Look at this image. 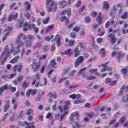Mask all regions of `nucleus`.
I'll return each mask as SVG.
<instances>
[{"instance_id": "nucleus-62", "label": "nucleus", "mask_w": 128, "mask_h": 128, "mask_svg": "<svg viewBox=\"0 0 128 128\" xmlns=\"http://www.w3.org/2000/svg\"><path fill=\"white\" fill-rule=\"evenodd\" d=\"M55 38L57 40H60V34H57Z\"/></svg>"}, {"instance_id": "nucleus-15", "label": "nucleus", "mask_w": 128, "mask_h": 128, "mask_svg": "<svg viewBox=\"0 0 128 128\" xmlns=\"http://www.w3.org/2000/svg\"><path fill=\"white\" fill-rule=\"evenodd\" d=\"M102 12H99L98 16L96 17V22L99 24H102Z\"/></svg>"}, {"instance_id": "nucleus-60", "label": "nucleus", "mask_w": 128, "mask_h": 128, "mask_svg": "<svg viewBox=\"0 0 128 128\" xmlns=\"http://www.w3.org/2000/svg\"><path fill=\"white\" fill-rule=\"evenodd\" d=\"M85 22H90V17H88V16L86 17L85 18Z\"/></svg>"}, {"instance_id": "nucleus-11", "label": "nucleus", "mask_w": 128, "mask_h": 128, "mask_svg": "<svg viewBox=\"0 0 128 128\" xmlns=\"http://www.w3.org/2000/svg\"><path fill=\"white\" fill-rule=\"evenodd\" d=\"M121 6V4H117L116 5H114V6L113 7V12H112L110 13V16H112L114 14H116V10H118L120 8Z\"/></svg>"}, {"instance_id": "nucleus-34", "label": "nucleus", "mask_w": 128, "mask_h": 128, "mask_svg": "<svg viewBox=\"0 0 128 128\" xmlns=\"http://www.w3.org/2000/svg\"><path fill=\"white\" fill-rule=\"evenodd\" d=\"M27 36V39L30 40H36V38L32 35H28Z\"/></svg>"}, {"instance_id": "nucleus-7", "label": "nucleus", "mask_w": 128, "mask_h": 128, "mask_svg": "<svg viewBox=\"0 0 128 128\" xmlns=\"http://www.w3.org/2000/svg\"><path fill=\"white\" fill-rule=\"evenodd\" d=\"M84 58L82 56H80L74 62V67L78 68L80 64H82V62H84Z\"/></svg>"}, {"instance_id": "nucleus-13", "label": "nucleus", "mask_w": 128, "mask_h": 128, "mask_svg": "<svg viewBox=\"0 0 128 128\" xmlns=\"http://www.w3.org/2000/svg\"><path fill=\"white\" fill-rule=\"evenodd\" d=\"M10 102L9 100H8L6 102L4 108V112H8V110L10 108Z\"/></svg>"}, {"instance_id": "nucleus-28", "label": "nucleus", "mask_w": 128, "mask_h": 128, "mask_svg": "<svg viewBox=\"0 0 128 128\" xmlns=\"http://www.w3.org/2000/svg\"><path fill=\"white\" fill-rule=\"evenodd\" d=\"M54 24L50 25L49 26H48L46 30V34H48V32H50V30H52V28H54Z\"/></svg>"}, {"instance_id": "nucleus-29", "label": "nucleus", "mask_w": 128, "mask_h": 128, "mask_svg": "<svg viewBox=\"0 0 128 128\" xmlns=\"http://www.w3.org/2000/svg\"><path fill=\"white\" fill-rule=\"evenodd\" d=\"M71 51V48L68 49L67 50L65 51L64 54L66 56H72V52H70Z\"/></svg>"}, {"instance_id": "nucleus-45", "label": "nucleus", "mask_w": 128, "mask_h": 128, "mask_svg": "<svg viewBox=\"0 0 128 128\" xmlns=\"http://www.w3.org/2000/svg\"><path fill=\"white\" fill-rule=\"evenodd\" d=\"M18 124L20 126H26V124H28V122H19Z\"/></svg>"}, {"instance_id": "nucleus-44", "label": "nucleus", "mask_w": 128, "mask_h": 128, "mask_svg": "<svg viewBox=\"0 0 128 128\" xmlns=\"http://www.w3.org/2000/svg\"><path fill=\"white\" fill-rule=\"evenodd\" d=\"M94 116V112L87 114V116H88V118H92Z\"/></svg>"}, {"instance_id": "nucleus-37", "label": "nucleus", "mask_w": 128, "mask_h": 128, "mask_svg": "<svg viewBox=\"0 0 128 128\" xmlns=\"http://www.w3.org/2000/svg\"><path fill=\"white\" fill-rule=\"evenodd\" d=\"M48 96H50V98H56V94H53L52 92H50Z\"/></svg>"}, {"instance_id": "nucleus-20", "label": "nucleus", "mask_w": 128, "mask_h": 128, "mask_svg": "<svg viewBox=\"0 0 128 128\" xmlns=\"http://www.w3.org/2000/svg\"><path fill=\"white\" fill-rule=\"evenodd\" d=\"M89 72H90L92 74H98V68L90 69Z\"/></svg>"}, {"instance_id": "nucleus-53", "label": "nucleus", "mask_w": 128, "mask_h": 128, "mask_svg": "<svg viewBox=\"0 0 128 128\" xmlns=\"http://www.w3.org/2000/svg\"><path fill=\"white\" fill-rule=\"evenodd\" d=\"M70 68H68L64 70V74H68V72H70Z\"/></svg>"}, {"instance_id": "nucleus-48", "label": "nucleus", "mask_w": 128, "mask_h": 128, "mask_svg": "<svg viewBox=\"0 0 128 128\" xmlns=\"http://www.w3.org/2000/svg\"><path fill=\"white\" fill-rule=\"evenodd\" d=\"M24 78V76H22V75H20L18 78V82H20V80H22V78Z\"/></svg>"}, {"instance_id": "nucleus-2", "label": "nucleus", "mask_w": 128, "mask_h": 128, "mask_svg": "<svg viewBox=\"0 0 128 128\" xmlns=\"http://www.w3.org/2000/svg\"><path fill=\"white\" fill-rule=\"evenodd\" d=\"M52 6H54L53 10L54 12H56L58 10V7L56 4H54L52 0H46V10L48 12H50L52 10Z\"/></svg>"}, {"instance_id": "nucleus-61", "label": "nucleus", "mask_w": 128, "mask_h": 128, "mask_svg": "<svg viewBox=\"0 0 128 128\" xmlns=\"http://www.w3.org/2000/svg\"><path fill=\"white\" fill-rule=\"evenodd\" d=\"M22 112H24V110H21L20 112H19V116L18 118H21L22 116H24V114H22Z\"/></svg>"}, {"instance_id": "nucleus-24", "label": "nucleus", "mask_w": 128, "mask_h": 128, "mask_svg": "<svg viewBox=\"0 0 128 128\" xmlns=\"http://www.w3.org/2000/svg\"><path fill=\"white\" fill-rule=\"evenodd\" d=\"M128 12H124L123 13L122 15L121 16L120 18L122 20H126L128 18Z\"/></svg>"}, {"instance_id": "nucleus-27", "label": "nucleus", "mask_w": 128, "mask_h": 128, "mask_svg": "<svg viewBox=\"0 0 128 128\" xmlns=\"http://www.w3.org/2000/svg\"><path fill=\"white\" fill-rule=\"evenodd\" d=\"M104 8V10H108V8H110V4L106 2H104V6H103Z\"/></svg>"}, {"instance_id": "nucleus-23", "label": "nucleus", "mask_w": 128, "mask_h": 128, "mask_svg": "<svg viewBox=\"0 0 128 128\" xmlns=\"http://www.w3.org/2000/svg\"><path fill=\"white\" fill-rule=\"evenodd\" d=\"M26 46V48H30L32 46V41H30L28 40H26L25 42Z\"/></svg>"}, {"instance_id": "nucleus-9", "label": "nucleus", "mask_w": 128, "mask_h": 128, "mask_svg": "<svg viewBox=\"0 0 128 128\" xmlns=\"http://www.w3.org/2000/svg\"><path fill=\"white\" fill-rule=\"evenodd\" d=\"M74 118H76V120H80V115L78 113L74 112L71 114L69 118V120L70 122H74Z\"/></svg>"}, {"instance_id": "nucleus-56", "label": "nucleus", "mask_w": 128, "mask_h": 128, "mask_svg": "<svg viewBox=\"0 0 128 128\" xmlns=\"http://www.w3.org/2000/svg\"><path fill=\"white\" fill-rule=\"evenodd\" d=\"M20 28H22L24 24V20H20L18 22Z\"/></svg>"}, {"instance_id": "nucleus-25", "label": "nucleus", "mask_w": 128, "mask_h": 128, "mask_svg": "<svg viewBox=\"0 0 128 128\" xmlns=\"http://www.w3.org/2000/svg\"><path fill=\"white\" fill-rule=\"evenodd\" d=\"M25 6H26V10H30V4L28 1H26L25 2Z\"/></svg>"}, {"instance_id": "nucleus-59", "label": "nucleus", "mask_w": 128, "mask_h": 128, "mask_svg": "<svg viewBox=\"0 0 128 128\" xmlns=\"http://www.w3.org/2000/svg\"><path fill=\"white\" fill-rule=\"evenodd\" d=\"M32 118H33L32 116H30L27 118V120H28V122H32Z\"/></svg>"}, {"instance_id": "nucleus-54", "label": "nucleus", "mask_w": 128, "mask_h": 128, "mask_svg": "<svg viewBox=\"0 0 128 128\" xmlns=\"http://www.w3.org/2000/svg\"><path fill=\"white\" fill-rule=\"evenodd\" d=\"M54 72V70H51L48 72V78H50V76H52V74Z\"/></svg>"}, {"instance_id": "nucleus-35", "label": "nucleus", "mask_w": 128, "mask_h": 128, "mask_svg": "<svg viewBox=\"0 0 128 128\" xmlns=\"http://www.w3.org/2000/svg\"><path fill=\"white\" fill-rule=\"evenodd\" d=\"M72 30L73 32H78L80 30V26L74 27Z\"/></svg>"}, {"instance_id": "nucleus-40", "label": "nucleus", "mask_w": 128, "mask_h": 128, "mask_svg": "<svg viewBox=\"0 0 128 128\" xmlns=\"http://www.w3.org/2000/svg\"><path fill=\"white\" fill-rule=\"evenodd\" d=\"M76 126L78 128H82V123L80 122H75Z\"/></svg>"}, {"instance_id": "nucleus-4", "label": "nucleus", "mask_w": 128, "mask_h": 128, "mask_svg": "<svg viewBox=\"0 0 128 128\" xmlns=\"http://www.w3.org/2000/svg\"><path fill=\"white\" fill-rule=\"evenodd\" d=\"M60 21L61 22H66V23H68V18H66V16H70V12L68 10L62 11L61 13Z\"/></svg>"}, {"instance_id": "nucleus-12", "label": "nucleus", "mask_w": 128, "mask_h": 128, "mask_svg": "<svg viewBox=\"0 0 128 128\" xmlns=\"http://www.w3.org/2000/svg\"><path fill=\"white\" fill-rule=\"evenodd\" d=\"M56 63L54 59H53L50 61L48 66V68H56Z\"/></svg>"}, {"instance_id": "nucleus-52", "label": "nucleus", "mask_w": 128, "mask_h": 128, "mask_svg": "<svg viewBox=\"0 0 128 128\" xmlns=\"http://www.w3.org/2000/svg\"><path fill=\"white\" fill-rule=\"evenodd\" d=\"M25 16L27 18L28 20H30L32 18V17L30 16V13L26 12V14H25Z\"/></svg>"}, {"instance_id": "nucleus-30", "label": "nucleus", "mask_w": 128, "mask_h": 128, "mask_svg": "<svg viewBox=\"0 0 128 128\" xmlns=\"http://www.w3.org/2000/svg\"><path fill=\"white\" fill-rule=\"evenodd\" d=\"M122 100L124 102H128V94H126V96H123Z\"/></svg>"}, {"instance_id": "nucleus-22", "label": "nucleus", "mask_w": 128, "mask_h": 128, "mask_svg": "<svg viewBox=\"0 0 128 128\" xmlns=\"http://www.w3.org/2000/svg\"><path fill=\"white\" fill-rule=\"evenodd\" d=\"M126 88V86H122L120 90V92H119L118 96H122L124 94V92Z\"/></svg>"}, {"instance_id": "nucleus-21", "label": "nucleus", "mask_w": 128, "mask_h": 128, "mask_svg": "<svg viewBox=\"0 0 128 128\" xmlns=\"http://www.w3.org/2000/svg\"><path fill=\"white\" fill-rule=\"evenodd\" d=\"M42 42L40 41L39 42H37L36 44L33 46V48L34 50H36V48H42Z\"/></svg>"}, {"instance_id": "nucleus-58", "label": "nucleus", "mask_w": 128, "mask_h": 128, "mask_svg": "<svg viewBox=\"0 0 128 128\" xmlns=\"http://www.w3.org/2000/svg\"><path fill=\"white\" fill-rule=\"evenodd\" d=\"M70 98H72V100H76V94H72L69 96Z\"/></svg>"}, {"instance_id": "nucleus-10", "label": "nucleus", "mask_w": 128, "mask_h": 128, "mask_svg": "<svg viewBox=\"0 0 128 128\" xmlns=\"http://www.w3.org/2000/svg\"><path fill=\"white\" fill-rule=\"evenodd\" d=\"M22 64L16 65L13 68L14 72L18 70V72H22Z\"/></svg>"}, {"instance_id": "nucleus-26", "label": "nucleus", "mask_w": 128, "mask_h": 128, "mask_svg": "<svg viewBox=\"0 0 128 128\" xmlns=\"http://www.w3.org/2000/svg\"><path fill=\"white\" fill-rule=\"evenodd\" d=\"M60 104H65L64 106V110H68V106L66 105V102L64 101H60Z\"/></svg>"}, {"instance_id": "nucleus-42", "label": "nucleus", "mask_w": 128, "mask_h": 128, "mask_svg": "<svg viewBox=\"0 0 128 128\" xmlns=\"http://www.w3.org/2000/svg\"><path fill=\"white\" fill-rule=\"evenodd\" d=\"M86 68H82L78 72L79 74H84V72L86 71Z\"/></svg>"}, {"instance_id": "nucleus-14", "label": "nucleus", "mask_w": 128, "mask_h": 128, "mask_svg": "<svg viewBox=\"0 0 128 128\" xmlns=\"http://www.w3.org/2000/svg\"><path fill=\"white\" fill-rule=\"evenodd\" d=\"M22 38L23 40H28V36L24 35V34H21L17 36V39L16 40L20 41V38Z\"/></svg>"}, {"instance_id": "nucleus-32", "label": "nucleus", "mask_w": 128, "mask_h": 128, "mask_svg": "<svg viewBox=\"0 0 128 128\" xmlns=\"http://www.w3.org/2000/svg\"><path fill=\"white\" fill-rule=\"evenodd\" d=\"M100 54H101V56L102 58H104V55L106 54V49L104 48H102L101 49V51L100 52Z\"/></svg>"}, {"instance_id": "nucleus-57", "label": "nucleus", "mask_w": 128, "mask_h": 128, "mask_svg": "<svg viewBox=\"0 0 128 128\" xmlns=\"http://www.w3.org/2000/svg\"><path fill=\"white\" fill-rule=\"evenodd\" d=\"M112 82V78H107L106 80V84H110Z\"/></svg>"}, {"instance_id": "nucleus-17", "label": "nucleus", "mask_w": 128, "mask_h": 128, "mask_svg": "<svg viewBox=\"0 0 128 128\" xmlns=\"http://www.w3.org/2000/svg\"><path fill=\"white\" fill-rule=\"evenodd\" d=\"M82 50H78V48H76L74 50V58H77V56H78L80 54Z\"/></svg>"}, {"instance_id": "nucleus-31", "label": "nucleus", "mask_w": 128, "mask_h": 128, "mask_svg": "<svg viewBox=\"0 0 128 128\" xmlns=\"http://www.w3.org/2000/svg\"><path fill=\"white\" fill-rule=\"evenodd\" d=\"M26 114L27 116H32V114L34 115V110L32 109H30L27 111Z\"/></svg>"}, {"instance_id": "nucleus-5", "label": "nucleus", "mask_w": 128, "mask_h": 128, "mask_svg": "<svg viewBox=\"0 0 128 128\" xmlns=\"http://www.w3.org/2000/svg\"><path fill=\"white\" fill-rule=\"evenodd\" d=\"M108 38H110V42L112 44H114L118 40V38L116 37V34L113 33H111L108 36Z\"/></svg>"}, {"instance_id": "nucleus-16", "label": "nucleus", "mask_w": 128, "mask_h": 128, "mask_svg": "<svg viewBox=\"0 0 128 128\" xmlns=\"http://www.w3.org/2000/svg\"><path fill=\"white\" fill-rule=\"evenodd\" d=\"M18 18V13H16L14 15H10L8 18V22H12Z\"/></svg>"}, {"instance_id": "nucleus-55", "label": "nucleus", "mask_w": 128, "mask_h": 128, "mask_svg": "<svg viewBox=\"0 0 128 128\" xmlns=\"http://www.w3.org/2000/svg\"><path fill=\"white\" fill-rule=\"evenodd\" d=\"M36 92H37V91H36V90H33L32 89L31 94L32 96H34V95L36 94Z\"/></svg>"}, {"instance_id": "nucleus-46", "label": "nucleus", "mask_w": 128, "mask_h": 128, "mask_svg": "<svg viewBox=\"0 0 128 128\" xmlns=\"http://www.w3.org/2000/svg\"><path fill=\"white\" fill-rule=\"evenodd\" d=\"M22 88H28V84H26V82H23Z\"/></svg>"}, {"instance_id": "nucleus-38", "label": "nucleus", "mask_w": 128, "mask_h": 128, "mask_svg": "<svg viewBox=\"0 0 128 128\" xmlns=\"http://www.w3.org/2000/svg\"><path fill=\"white\" fill-rule=\"evenodd\" d=\"M48 22H50V17H48L46 20H42V23L44 24H48Z\"/></svg>"}, {"instance_id": "nucleus-36", "label": "nucleus", "mask_w": 128, "mask_h": 128, "mask_svg": "<svg viewBox=\"0 0 128 128\" xmlns=\"http://www.w3.org/2000/svg\"><path fill=\"white\" fill-rule=\"evenodd\" d=\"M82 102H84V100H76L74 101L75 104H82Z\"/></svg>"}, {"instance_id": "nucleus-18", "label": "nucleus", "mask_w": 128, "mask_h": 128, "mask_svg": "<svg viewBox=\"0 0 128 128\" xmlns=\"http://www.w3.org/2000/svg\"><path fill=\"white\" fill-rule=\"evenodd\" d=\"M34 122H27L26 124V128H34Z\"/></svg>"}, {"instance_id": "nucleus-6", "label": "nucleus", "mask_w": 128, "mask_h": 128, "mask_svg": "<svg viewBox=\"0 0 128 128\" xmlns=\"http://www.w3.org/2000/svg\"><path fill=\"white\" fill-rule=\"evenodd\" d=\"M32 68L34 70V72H38V70L40 68V62H37L36 60H34L32 64Z\"/></svg>"}, {"instance_id": "nucleus-51", "label": "nucleus", "mask_w": 128, "mask_h": 128, "mask_svg": "<svg viewBox=\"0 0 128 128\" xmlns=\"http://www.w3.org/2000/svg\"><path fill=\"white\" fill-rule=\"evenodd\" d=\"M30 94H32V89H29L26 92V96H30Z\"/></svg>"}, {"instance_id": "nucleus-50", "label": "nucleus", "mask_w": 128, "mask_h": 128, "mask_svg": "<svg viewBox=\"0 0 128 128\" xmlns=\"http://www.w3.org/2000/svg\"><path fill=\"white\" fill-rule=\"evenodd\" d=\"M125 121H126L125 117H122L119 120L120 122H124Z\"/></svg>"}, {"instance_id": "nucleus-3", "label": "nucleus", "mask_w": 128, "mask_h": 128, "mask_svg": "<svg viewBox=\"0 0 128 128\" xmlns=\"http://www.w3.org/2000/svg\"><path fill=\"white\" fill-rule=\"evenodd\" d=\"M15 44L16 46V50H14L13 52L14 56H16V54H20V48H22V46H24V42L22 41L16 40L15 42Z\"/></svg>"}, {"instance_id": "nucleus-43", "label": "nucleus", "mask_w": 128, "mask_h": 128, "mask_svg": "<svg viewBox=\"0 0 128 128\" xmlns=\"http://www.w3.org/2000/svg\"><path fill=\"white\" fill-rule=\"evenodd\" d=\"M54 105L52 106V108L53 110H56V105L58 104V103H56V102L54 101Z\"/></svg>"}, {"instance_id": "nucleus-41", "label": "nucleus", "mask_w": 128, "mask_h": 128, "mask_svg": "<svg viewBox=\"0 0 128 128\" xmlns=\"http://www.w3.org/2000/svg\"><path fill=\"white\" fill-rule=\"evenodd\" d=\"M70 36L71 38H76V32H72L70 34Z\"/></svg>"}, {"instance_id": "nucleus-49", "label": "nucleus", "mask_w": 128, "mask_h": 128, "mask_svg": "<svg viewBox=\"0 0 128 128\" xmlns=\"http://www.w3.org/2000/svg\"><path fill=\"white\" fill-rule=\"evenodd\" d=\"M91 16H94V18H96V16H98V12H96V11H94L92 13H91Z\"/></svg>"}, {"instance_id": "nucleus-33", "label": "nucleus", "mask_w": 128, "mask_h": 128, "mask_svg": "<svg viewBox=\"0 0 128 128\" xmlns=\"http://www.w3.org/2000/svg\"><path fill=\"white\" fill-rule=\"evenodd\" d=\"M18 58H20V56L15 57L14 59L10 61V64H14V62H16Z\"/></svg>"}, {"instance_id": "nucleus-19", "label": "nucleus", "mask_w": 128, "mask_h": 128, "mask_svg": "<svg viewBox=\"0 0 128 128\" xmlns=\"http://www.w3.org/2000/svg\"><path fill=\"white\" fill-rule=\"evenodd\" d=\"M80 48V50L82 52V50H86V46L84 45V44L82 42H79L78 46L77 48Z\"/></svg>"}, {"instance_id": "nucleus-39", "label": "nucleus", "mask_w": 128, "mask_h": 128, "mask_svg": "<svg viewBox=\"0 0 128 128\" xmlns=\"http://www.w3.org/2000/svg\"><path fill=\"white\" fill-rule=\"evenodd\" d=\"M75 42L76 41L74 40H70V41H69V46H72L74 44Z\"/></svg>"}, {"instance_id": "nucleus-8", "label": "nucleus", "mask_w": 128, "mask_h": 128, "mask_svg": "<svg viewBox=\"0 0 128 128\" xmlns=\"http://www.w3.org/2000/svg\"><path fill=\"white\" fill-rule=\"evenodd\" d=\"M12 84H6L4 86H2L0 88V94L2 96V92H4V90H8V88H12Z\"/></svg>"}, {"instance_id": "nucleus-47", "label": "nucleus", "mask_w": 128, "mask_h": 128, "mask_svg": "<svg viewBox=\"0 0 128 128\" xmlns=\"http://www.w3.org/2000/svg\"><path fill=\"white\" fill-rule=\"evenodd\" d=\"M94 78H96V76H92L87 78V80H94Z\"/></svg>"}, {"instance_id": "nucleus-63", "label": "nucleus", "mask_w": 128, "mask_h": 128, "mask_svg": "<svg viewBox=\"0 0 128 128\" xmlns=\"http://www.w3.org/2000/svg\"><path fill=\"white\" fill-rule=\"evenodd\" d=\"M34 31L35 32L36 34H38V28H34Z\"/></svg>"}, {"instance_id": "nucleus-1", "label": "nucleus", "mask_w": 128, "mask_h": 128, "mask_svg": "<svg viewBox=\"0 0 128 128\" xmlns=\"http://www.w3.org/2000/svg\"><path fill=\"white\" fill-rule=\"evenodd\" d=\"M12 44L10 46V47L8 46H6L5 47V49L4 51L2 52L0 58H4V60H2V64L4 66V64L6 62V60H8V58L10 56V52H12L14 50V48H12Z\"/></svg>"}, {"instance_id": "nucleus-64", "label": "nucleus", "mask_w": 128, "mask_h": 128, "mask_svg": "<svg viewBox=\"0 0 128 128\" xmlns=\"http://www.w3.org/2000/svg\"><path fill=\"white\" fill-rule=\"evenodd\" d=\"M124 56V52H118V57L119 58H122Z\"/></svg>"}]
</instances>
